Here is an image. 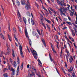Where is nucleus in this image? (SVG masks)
I'll use <instances>...</instances> for the list:
<instances>
[{"label": "nucleus", "instance_id": "obj_1", "mask_svg": "<svg viewBox=\"0 0 77 77\" xmlns=\"http://www.w3.org/2000/svg\"><path fill=\"white\" fill-rule=\"evenodd\" d=\"M31 52L32 53V54L34 57V58L35 59H37V56H38V54H37V53H36V52L34 50H33V51L31 50Z\"/></svg>", "mask_w": 77, "mask_h": 77}, {"label": "nucleus", "instance_id": "obj_2", "mask_svg": "<svg viewBox=\"0 0 77 77\" xmlns=\"http://www.w3.org/2000/svg\"><path fill=\"white\" fill-rule=\"evenodd\" d=\"M27 4H26L25 8L27 10H28V9H29V8L30 7V3H29V0H27Z\"/></svg>", "mask_w": 77, "mask_h": 77}, {"label": "nucleus", "instance_id": "obj_3", "mask_svg": "<svg viewBox=\"0 0 77 77\" xmlns=\"http://www.w3.org/2000/svg\"><path fill=\"white\" fill-rule=\"evenodd\" d=\"M11 71H12L11 72L12 75H14L15 74V69L13 68H11Z\"/></svg>", "mask_w": 77, "mask_h": 77}, {"label": "nucleus", "instance_id": "obj_4", "mask_svg": "<svg viewBox=\"0 0 77 77\" xmlns=\"http://www.w3.org/2000/svg\"><path fill=\"white\" fill-rule=\"evenodd\" d=\"M17 15L20 21V22H22L23 20L22 19L21 17V15L20 14L19 12H18V13L17 14Z\"/></svg>", "mask_w": 77, "mask_h": 77}, {"label": "nucleus", "instance_id": "obj_5", "mask_svg": "<svg viewBox=\"0 0 77 77\" xmlns=\"http://www.w3.org/2000/svg\"><path fill=\"white\" fill-rule=\"evenodd\" d=\"M20 55L22 57H24V55L23 54V51L21 49V48H20Z\"/></svg>", "mask_w": 77, "mask_h": 77}, {"label": "nucleus", "instance_id": "obj_6", "mask_svg": "<svg viewBox=\"0 0 77 77\" xmlns=\"http://www.w3.org/2000/svg\"><path fill=\"white\" fill-rule=\"evenodd\" d=\"M6 45L7 46V50L8 51V54H9L10 53V52L11 51V50L9 49V45H8V44H6Z\"/></svg>", "mask_w": 77, "mask_h": 77}, {"label": "nucleus", "instance_id": "obj_7", "mask_svg": "<svg viewBox=\"0 0 77 77\" xmlns=\"http://www.w3.org/2000/svg\"><path fill=\"white\" fill-rule=\"evenodd\" d=\"M68 71L70 73H72V71H73V68L71 66L70 69H68Z\"/></svg>", "mask_w": 77, "mask_h": 77}, {"label": "nucleus", "instance_id": "obj_8", "mask_svg": "<svg viewBox=\"0 0 77 77\" xmlns=\"http://www.w3.org/2000/svg\"><path fill=\"white\" fill-rule=\"evenodd\" d=\"M25 33L26 38H29V36H28L29 34H28V33H27V31L26 29H25Z\"/></svg>", "mask_w": 77, "mask_h": 77}, {"label": "nucleus", "instance_id": "obj_9", "mask_svg": "<svg viewBox=\"0 0 77 77\" xmlns=\"http://www.w3.org/2000/svg\"><path fill=\"white\" fill-rule=\"evenodd\" d=\"M49 57H50V59L51 60V61L52 62V61L53 62V63H54V64H56V63L55 62H54V59H52L51 58V55H50V54H49Z\"/></svg>", "mask_w": 77, "mask_h": 77}, {"label": "nucleus", "instance_id": "obj_10", "mask_svg": "<svg viewBox=\"0 0 77 77\" xmlns=\"http://www.w3.org/2000/svg\"><path fill=\"white\" fill-rule=\"evenodd\" d=\"M16 5L17 6H20V2L18 0H16Z\"/></svg>", "mask_w": 77, "mask_h": 77}, {"label": "nucleus", "instance_id": "obj_11", "mask_svg": "<svg viewBox=\"0 0 77 77\" xmlns=\"http://www.w3.org/2000/svg\"><path fill=\"white\" fill-rule=\"evenodd\" d=\"M57 2L58 4L60 5L61 6H63V4H62V3L60 2V1H58V0L57 1Z\"/></svg>", "mask_w": 77, "mask_h": 77}, {"label": "nucleus", "instance_id": "obj_12", "mask_svg": "<svg viewBox=\"0 0 77 77\" xmlns=\"http://www.w3.org/2000/svg\"><path fill=\"white\" fill-rule=\"evenodd\" d=\"M19 66H18L17 70V74H16V75H18V74H19V70L20 69L19 68Z\"/></svg>", "mask_w": 77, "mask_h": 77}, {"label": "nucleus", "instance_id": "obj_13", "mask_svg": "<svg viewBox=\"0 0 77 77\" xmlns=\"http://www.w3.org/2000/svg\"><path fill=\"white\" fill-rule=\"evenodd\" d=\"M29 75H32V76H33V75H35V73L32 71L31 72V74H29V75H28V76L29 77Z\"/></svg>", "mask_w": 77, "mask_h": 77}, {"label": "nucleus", "instance_id": "obj_14", "mask_svg": "<svg viewBox=\"0 0 77 77\" xmlns=\"http://www.w3.org/2000/svg\"><path fill=\"white\" fill-rule=\"evenodd\" d=\"M72 33V35L73 36H75V32H74V31L73 30H71Z\"/></svg>", "mask_w": 77, "mask_h": 77}, {"label": "nucleus", "instance_id": "obj_15", "mask_svg": "<svg viewBox=\"0 0 77 77\" xmlns=\"http://www.w3.org/2000/svg\"><path fill=\"white\" fill-rule=\"evenodd\" d=\"M8 39H9V41H11H11H12V40L11 39V36L9 35V34H8Z\"/></svg>", "mask_w": 77, "mask_h": 77}, {"label": "nucleus", "instance_id": "obj_16", "mask_svg": "<svg viewBox=\"0 0 77 77\" xmlns=\"http://www.w3.org/2000/svg\"><path fill=\"white\" fill-rule=\"evenodd\" d=\"M26 14L27 15V16H28L30 17V12H29L28 11H27L26 13Z\"/></svg>", "mask_w": 77, "mask_h": 77}, {"label": "nucleus", "instance_id": "obj_17", "mask_svg": "<svg viewBox=\"0 0 77 77\" xmlns=\"http://www.w3.org/2000/svg\"><path fill=\"white\" fill-rule=\"evenodd\" d=\"M21 3L23 5H24L25 4H26L25 2H24V0H22L21 1Z\"/></svg>", "mask_w": 77, "mask_h": 77}, {"label": "nucleus", "instance_id": "obj_18", "mask_svg": "<svg viewBox=\"0 0 77 77\" xmlns=\"http://www.w3.org/2000/svg\"><path fill=\"white\" fill-rule=\"evenodd\" d=\"M14 66L15 68H16L17 66V63H16V62L15 61H14Z\"/></svg>", "mask_w": 77, "mask_h": 77}, {"label": "nucleus", "instance_id": "obj_19", "mask_svg": "<svg viewBox=\"0 0 77 77\" xmlns=\"http://www.w3.org/2000/svg\"><path fill=\"white\" fill-rule=\"evenodd\" d=\"M12 56L13 57H15V53H14V51L13 49H12Z\"/></svg>", "mask_w": 77, "mask_h": 77}, {"label": "nucleus", "instance_id": "obj_20", "mask_svg": "<svg viewBox=\"0 0 77 77\" xmlns=\"http://www.w3.org/2000/svg\"><path fill=\"white\" fill-rule=\"evenodd\" d=\"M3 76H4V77H8V76H9V75H8V74L6 73L3 74Z\"/></svg>", "mask_w": 77, "mask_h": 77}, {"label": "nucleus", "instance_id": "obj_21", "mask_svg": "<svg viewBox=\"0 0 77 77\" xmlns=\"http://www.w3.org/2000/svg\"><path fill=\"white\" fill-rule=\"evenodd\" d=\"M23 20L24 22L25 23V24H26V18L25 17H23Z\"/></svg>", "mask_w": 77, "mask_h": 77}, {"label": "nucleus", "instance_id": "obj_22", "mask_svg": "<svg viewBox=\"0 0 77 77\" xmlns=\"http://www.w3.org/2000/svg\"><path fill=\"white\" fill-rule=\"evenodd\" d=\"M69 38L70 39H71V40L72 41V42H74V39L73 38H71L70 36L69 37Z\"/></svg>", "mask_w": 77, "mask_h": 77}, {"label": "nucleus", "instance_id": "obj_23", "mask_svg": "<svg viewBox=\"0 0 77 77\" xmlns=\"http://www.w3.org/2000/svg\"><path fill=\"white\" fill-rule=\"evenodd\" d=\"M66 23L67 24H68L70 26H71V25H72V23H71L70 22H66Z\"/></svg>", "mask_w": 77, "mask_h": 77}, {"label": "nucleus", "instance_id": "obj_24", "mask_svg": "<svg viewBox=\"0 0 77 77\" xmlns=\"http://www.w3.org/2000/svg\"><path fill=\"white\" fill-rule=\"evenodd\" d=\"M29 42L30 45L31 47L32 46V41H31V40L29 39Z\"/></svg>", "mask_w": 77, "mask_h": 77}, {"label": "nucleus", "instance_id": "obj_25", "mask_svg": "<svg viewBox=\"0 0 77 77\" xmlns=\"http://www.w3.org/2000/svg\"><path fill=\"white\" fill-rule=\"evenodd\" d=\"M73 29L74 30H75V34H77V28H75V27H74Z\"/></svg>", "mask_w": 77, "mask_h": 77}, {"label": "nucleus", "instance_id": "obj_26", "mask_svg": "<svg viewBox=\"0 0 77 77\" xmlns=\"http://www.w3.org/2000/svg\"><path fill=\"white\" fill-rule=\"evenodd\" d=\"M52 51H53V52L54 53V54H56V51L54 50V48H53V47H52Z\"/></svg>", "mask_w": 77, "mask_h": 77}, {"label": "nucleus", "instance_id": "obj_27", "mask_svg": "<svg viewBox=\"0 0 77 77\" xmlns=\"http://www.w3.org/2000/svg\"><path fill=\"white\" fill-rule=\"evenodd\" d=\"M31 23L32 24V25H34V24H35V22L33 21V20L31 19Z\"/></svg>", "mask_w": 77, "mask_h": 77}, {"label": "nucleus", "instance_id": "obj_28", "mask_svg": "<svg viewBox=\"0 0 77 77\" xmlns=\"http://www.w3.org/2000/svg\"><path fill=\"white\" fill-rule=\"evenodd\" d=\"M40 16L41 18H42V19H41V20L42 21L43 20V19H44V17H43V16L42 14H41L40 15Z\"/></svg>", "mask_w": 77, "mask_h": 77}, {"label": "nucleus", "instance_id": "obj_29", "mask_svg": "<svg viewBox=\"0 0 77 77\" xmlns=\"http://www.w3.org/2000/svg\"><path fill=\"white\" fill-rule=\"evenodd\" d=\"M8 68H5L3 71V72H6V71H8Z\"/></svg>", "mask_w": 77, "mask_h": 77}, {"label": "nucleus", "instance_id": "obj_30", "mask_svg": "<svg viewBox=\"0 0 77 77\" xmlns=\"http://www.w3.org/2000/svg\"><path fill=\"white\" fill-rule=\"evenodd\" d=\"M0 35L2 39H4L5 38V37H4V36L3 35V34H2V33H1L0 34Z\"/></svg>", "mask_w": 77, "mask_h": 77}, {"label": "nucleus", "instance_id": "obj_31", "mask_svg": "<svg viewBox=\"0 0 77 77\" xmlns=\"http://www.w3.org/2000/svg\"><path fill=\"white\" fill-rule=\"evenodd\" d=\"M18 44H19V49H20V48H21L22 50V47H21V44L19 42H18Z\"/></svg>", "mask_w": 77, "mask_h": 77}, {"label": "nucleus", "instance_id": "obj_32", "mask_svg": "<svg viewBox=\"0 0 77 77\" xmlns=\"http://www.w3.org/2000/svg\"><path fill=\"white\" fill-rule=\"evenodd\" d=\"M42 9H43L46 11L47 12H48V11H47V9H45V7H44L43 6H42Z\"/></svg>", "mask_w": 77, "mask_h": 77}, {"label": "nucleus", "instance_id": "obj_33", "mask_svg": "<svg viewBox=\"0 0 77 77\" xmlns=\"http://www.w3.org/2000/svg\"><path fill=\"white\" fill-rule=\"evenodd\" d=\"M14 36L16 41H17V42H18V39L17 38V37H16V36H15V34H14Z\"/></svg>", "mask_w": 77, "mask_h": 77}, {"label": "nucleus", "instance_id": "obj_34", "mask_svg": "<svg viewBox=\"0 0 77 77\" xmlns=\"http://www.w3.org/2000/svg\"><path fill=\"white\" fill-rule=\"evenodd\" d=\"M73 73L72 74V77H74L75 76V73H74V71H73Z\"/></svg>", "mask_w": 77, "mask_h": 77}, {"label": "nucleus", "instance_id": "obj_35", "mask_svg": "<svg viewBox=\"0 0 77 77\" xmlns=\"http://www.w3.org/2000/svg\"><path fill=\"white\" fill-rule=\"evenodd\" d=\"M60 11L61 12V13H62L63 12V11H62V8H60L59 9Z\"/></svg>", "mask_w": 77, "mask_h": 77}, {"label": "nucleus", "instance_id": "obj_36", "mask_svg": "<svg viewBox=\"0 0 77 77\" xmlns=\"http://www.w3.org/2000/svg\"><path fill=\"white\" fill-rule=\"evenodd\" d=\"M46 21H47V22H48V23H49V24H50V23H51V21L48 20L47 19L46 20Z\"/></svg>", "mask_w": 77, "mask_h": 77}, {"label": "nucleus", "instance_id": "obj_37", "mask_svg": "<svg viewBox=\"0 0 77 77\" xmlns=\"http://www.w3.org/2000/svg\"><path fill=\"white\" fill-rule=\"evenodd\" d=\"M70 16H72V17H74V15H73V12H71V13L70 14Z\"/></svg>", "mask_w": 77, "mask_h": 77}, {"label": "nucleus", "instance_id": "obj_38", "mask_svg": "<svg viewBox=\"0 0 77 77\" xmlns=\"http://www.w3.org/2000/svg\"><path fill=\"white\" fill-rule=\"evenodd\" d=\"M20 68H21V69H23V64H22L21 66H20Z\"/></svg>", "mask_w": 77, "mask_h": 77}, {"label": "nucleus", "instance_id": "obj_39", "mask_svg": "<svg viewBox=\"0 0 77 77\" xmlns=\"http://www.w3.org/2000/svg\"><path fill=\"white\" fill-rule=\"evenodd\" d=\"M42 21L41 20V24H42V25L43 26H45V25H44V23L42 22Z\"/></svg>", "mask_w": 77, "mask_h": 77}, {"label": "nucleus", "instance_id": "obj_40", "mask_svg": "<svg viewBox=\"0 0 77 77\" xmlns=\"http://www.w3.org/2000/svg\"><path fill=\"white\" fill-rule=\"evenodd\" d=\"M32 34L34 36H35V35H36V33L34 31L32 32Z\"/></svg>", "mask_w": 77, "mask_h": 77}, {"label": "nucleus", "instance_id": "obj_41", "mask_svg": "<svg viewBox=\"0 0 77 77\" xmlns=\"http://www.w3.org/2000/svg\"><path fill=\"white\" fill-rule=\"evenodd\" d=\"M9 60L10 62L11 63H12V59H11V58H9Z\"/></svg>", "mask_w": 77, "mask_h": 77}, {"label": "nucleus", "instance_id": "obj_42", "mask_svg": "<svg viewBox=\"0 0 77 77\" xmlns=\"http://www.w3.org/2000/svg\"><path fill=\"white\" fill-rule=\"evenodd\" d=\"M19 29L21 33H23V32H22V31H21V29H20V28H19Z\"/></svg>", "mask_w": 77, "mask_h": 77}, {"label": "nucleus", "instance_id": "obj_43", "mask_svg": "<svg viewBox=\"0 0 77 77\" xmlns=\"http://www.w3.org/2000/svg\"><path fill=\"white\" fill-rule=\"evenodd\" d=\"M13 30H14V32L15 33H16V30L15 29V28H13Z\"/></svg>", "mask_w": 77, "mask_h": 77}, {"label": "nucleus", "instance_id": "obj_44", "mask_svg": "<svg viewBox=\"0 0 77 77\" xmlns=\"http://www.w3.org/2000/svg\"><path fill=\"white\" fill-rule=\"evenodd\" d=\"M27 49L28 50V52H29V53H30V51L29 50V48H28V47H27Z\"/></svg>", "mask_w": 77, "mask_h": 77}, {"label": "nucleus", "instance_id": "obj_45", "mask_svg": "<svg viewBox=\"0 0 77 77\" xmlns=\"http://www.w3.org/2000/svg\"><path fill=\"white\" fill-rule=\"evenodd\" d=\"M42 41L43 43V44L44 43H45V40L44 39H42Z\"/></svg>", "mask_w": 77, "mask_h": 77}, {"label": "nucleus", "instance_id": "obj_46", "mask_svg": "<svg viewBox=\"0 0 77 77\" xmlns=\"http://www.w3.org/2000/svg\"><path fill=\"white\" fill-rule=\"evenodd\" d=\"M35 6H37V8H38V7H39V5L36 2H35Z\"/></svg>", "mask_w": 77, "mask_h": 77}, {"label": "nucleus", "instance_id": "obj_47", "mask_svg": "<svg viewBox=\"0 0 77 77\" xmlns=\"http://www.w3.org/2000/svg\"><path fill=\"white\" fill-rule=\"evenodd\" d=\"M71 58H70L69 59V60L70 61V63H71V62H72V60H71Z\"/></svg>", "mask_w": 77, "mask_h": 77}, {"label": "nucleus", "instance_id": "obj_48", "mask_svg": "<svg viewBox=\"0 0 77 77\" xmlns=\"http://www.w3.org/2000/svg\"><path fill=\"white\" fill-rule=\"evenodd\" d=\"M63 11H67V9L66 8H64V9H63Z\"/></svg>", "mask_w": 77, "mask_h": 77}, {"label": "nucleus", "instance_id": "obj_49", "mask_svg": "<svg viewBox=\"0 0 77 77\" xmlns=\"http://www.w3.org/2000/svg\"><path fill=\"white\" fill-rule=\"evenodd\" d=\"M38 65L39 66H40V67H42V64L38 63Z\"/></svg>", "mask_w": 77, "mask_h": 77}, {"label": "nucleus", "instance_id": "obj_50", "mask_svg": "<svg viewBox=\"0 0 77 77\" xmlns=\"http://www.w3.org/2000/svg\"><path fill=\"white\" fill-rule=\"evenodd\" d=\"M68 18L69 21H71V19L69 17H68Z\"/></svg>", "mask_w": 77, "mask_h": 77}, {"label": "nucleus", "instance_id": "obj_51", "mask_svg": "<svg viewBox=\"0 0 77 77\" xmlns=\"http://www.w3.org/2000/svg\"><path fill=\"white\" fill-rule=\"evenodd\" d=\"M41 32L42 35V33L44 32H43V30H42V29H41Z\"/></svg>", "mask_w": 77, "mask_h": 77}, {"label": "nucleus", "instance_id": "obj_52", "mask_svg": "<svg viewBox=\"0 0 77 77\" xmlns=\"http://www.w3.org/2000/svg\"><path fill=\"white\" fill-rule=\"evenodd\" d=\"M63 2V5H64V6H66V5H65V3H64V2Z\"/></svg>", "mask_w": 77, "mask_h": 77}, {"label": "nucleus", "instance_id": "obj_53", "mask_svg": "<svg viewBox=\"0 0 77 77\" xmlns=\"http://www.w3.org/2000/svg\"><path fill=\"white\" fill-rule=\"evenodd\" d=\"M51 21L53 22V24H54V20H53V19H51Z\"/></svg>", "mask_w": 77, "mask_h": 77}, {"label": "nucleus", "instance_id": "obj_54", "mask_svg": "<svg viewBox=\"0 0 77 77\" xmlns=\"http://www.w3.org/2000/svg\"><path fill=\"white\" fill-rule=\"evenodd\" d=\"M56 39H58V36L57 35H56Z\"/></svg>", "mask_w": 77, "mask_h": 77}, {"label": "nucleus", "instance_id": "obj_55", "mask_svg": "<svg viewBox=\"0 0 77 77\" xmlns=\"http://www.w3.org/2000/svg\"><path fill=\"white\" fill-rule=\"evenodd\" d=\"M61 14H62L63 15H64V16H66V15H65V14L63 13V12Z\"/></svg>", "mask_w": 77, "mask_h": 77}, {"label": "nucleus", "instance_id": "obj_56", "mask_svg": "<svg viewBox=\"0 0 77 77\" xmlns=\"http://www.w3.org/2000/svg\"><path fill=\"white\" fill-rule=\"evenodd\" d=\"M30 66V65L29 64H28L27 65V68H29V66Z\"/></svg>", "mask_w": 77, "mask_h": 77}, {"label": "nucleus", "instance_id": "obj_57", "mask_svg": "<svg viewBox=\"0 0 77 77\" xmlns=\"http://www.w3.org/2000/svg\"><path fill=\"white\" fill-rule=\"evenodd\" d=\"M49 9H50L51 11H53V9H52V8H51L50 7L49 8Z\"/></svg>", "mask_w": 77, "mask_h": 77}, {"label": "nucleus", "instance_id": "obj_58", "mask_svg": "<svg viewBox=\"0 0 77 77\" xmlns=\"http://www.w3.org/2000/svg\"><path fill=\"white\" fill-rule=\"evenodd\" d=\"M49 13L51 15H53V13H52V12H51H51H50Z\"/></svg>", "mask_w": 77, "mask_h": 77}, {"label": "nucleus", "instance_id": "obj_59", "mask_svg": "<svg viewBox=\"0 0 77 77\" xmlns=\"http://www.w3.org/2000/svg\"><path fill=\"white\" fill-rule=\"evenodd\" d=\"M44 45L45 46V47H47V45H46V44H45V43H43Z\"/></svg>", "mask_w": 77, "mask_h": 77}, {"label": "nucleus", "instance_id": "obj_60", "mask_svg": "<svg viewBox=\"0 0 77 77\" xmlns=\"http://www.w3.org/2000/svg\"><path fill=\"white\" fill-rule=\"evenodd\" d=\"M38 76L39 75H41L40 74V72H38Z\"/></svg>", "mask_w": 77, "mask_h": 77}, {"label": "nucleus", "instance_id": "obj_61", "mask_svg": "<svg viewBox=\"0 0 77 77\" xmlns=\"http://www.w3.org/2000/svg\"><path fill=\"white\" fill-rule=\"evenodd\" d=\"M3 63H4V64H6V61H4L3 62Z\"/></svg>", "mask_w": 77, "mask_h": 77}, {"label": "nucleus", "instance_id": "obj_62", "mask_svg": "<svg viewBox=\"0 0 77 77\" xmlns=\"http://www.w3.org/2000/svg\"><path fill=\"white\" fill-rule=\"evenodd\" d=\"M15 44L16 45L17 47H18V44H17V43H15Z\"/></svg>", "mask_w": 77, "mask_h": 77}, {"label": "nucleus", "instance_id": "obj_63", "mask_svg": "<svg viewBox=\"0 0 77 77\" xmlns=\"http://www.w3.org/2000/svg\"><path fill=\"white\" fill-rule=\"evenodd\" d=\"M66 53H69V52L68 51V50L67 49H66Z\"/></svg>", "mask_w": 77, "mask_h": 77}, {"label": "nucleus", "instance_id": "obj_64", "mask_svg": "<svg viewBox=\"0 0 77 77\" xmlns=\"http://www.w3.org/2000/svg\"><path fill=\"white\" fill-rule=\"evenodd\" d=\"M8 29H9V32H11V29H10V26H9L8 27Z\"/></svg>", "mask_w": 77, "mask_h": 77}]
</instances>
